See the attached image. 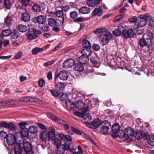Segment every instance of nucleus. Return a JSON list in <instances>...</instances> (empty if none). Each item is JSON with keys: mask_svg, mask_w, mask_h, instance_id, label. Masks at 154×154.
I'll use <instances>...</instances> for the list:
<instances>
[{"mask_svg": "<svg viewBox=\"0 0 154 154\" xmlns=\"http://www.w3.org/2000/svg\"><path fill=\"white\" fill-rule=\"evenodd\" d=\"M143 137V139L147 140L148 144H154V136L151 137L147 133Z\"/></svg>", "mask_w": 154, "mask_h": 154, "instance_id": "obj_17", "label": "nucleus"}, {"mask_svg": "<svg viewBox=\"0 0 154 154\" xmlns=\"http://www.w3.org/2000/svg\"><path fill=\"white\" fill-rule=\"evenodd\" d=\"M55 131L53 127H50L48 131H44L42 132L40 136L41 140L45 141H46L47 140L49 141L52 140L53 139V137L54 136Z\"/></svg>", "mask_w": 154, "mask_h": 154, "instance_id": "obj_1", "label": "nucleus"}, {"mask_svg": "<svg viewBox=\"0 0 154 154\" xmlns=\"http://www.w3.org/2000/svg\"><path fill=\"white\" fill-rule=\"evenodd\" d=\"M45 82L43 79H40L39 82V85L41 87H42L45 85Z\"/></svg>", "mask_w": 154, "mask_h": 154, "instance_id": "obj_64", "label": "nucleus"}, {"mask_svg": "<svg viewBox=\"0 0 154 154\" xmlns=\"http://www.w3.org/2000/svg\"><path fill=\"white\" fill-rule=\"evenodd\" d=\"M11 17L8 15L4 19V23L6 26H9L11 25Z\"/></svg>", "mask_w": 154, "mask_h": 154, "instance_id": "obj_29", "label": "nucleus"}, {"mask_svg": "<svg viewBox=\"0 0 154 154\" xmlns=\"http://www.w3.org/2000/svg\"><path fill=\"white\" fill-rule=\"evenodd\" d=\"M58 137L61 139L65 141H71L72 140V138L69 135H66L63 133L58 134Z\"/></svg>", "mask_w": 154, "mask_h": 154, "instance_id": "obj_16", "label": "nucleus"}, {"mask_svg": "<svg viewBox=\"0 0 154 154\" xmlns=\"http://www.w3.org/2000/svg\"><path fill=\"white\" fill-rule=\"evenodd\" d=\"M18 29L20 32H26L28 29L26 26L20 24L18 25Z\"/></svg>", "mask_w": 154, "mask_h": 154, "instance_id": "obj_33", "label": "nucleus"}, {"mask_svg": "<svg viewBox=\"0 0 154 154\" xmlns=\"http://www.w3.org/2000/svg\"><path fill=\"white\" fill-rule=\"evenodd\" d=\"M38 127L34 125L31 126L28 128L29 132L32 134H35L38 132Z\"/></svg>", "mask_w": 154, "mask_h": 154, "instance_id": "obj_28", "label": "nucleus"}, {"mask_svg": "<svg viewBox=\"0 0 154 154\" xmlns=\"http://www.w3.org/2000/svg\"><path fill=\"white\" fill-rule=\"evenodd\" d=\"M49 91L53 96L57 97L59 96V93L55 89H49Z\"/></svg>", "mask_w": 154, "mask_h": 154, "instance_id": "obj_45", "label": "nucleus"}, {"mask_svg": "<svg viewBox=\"0 0 154 154\" xmlns=\"http://www.w3.org/2000/svg\"><path fill=\"white\" fill-rule=\"evenodd\" d=\"M82 118H83L85 121V123L87 124L90 122L91 120V115L87 113V114H84L82 116Z\"/></svg>", "mask_w": 154, "mask_h": 154, "instance_id": "obj_23", "label": "nucleus"}, {"mask_svg": "<svg viewBox=\"0 0 154 154\" xmlns=\"http://www.w3.org/2000/svg\"><path fill=\"white\" fill-rule=\"evenodd\" d=\"M78 14L77 12L76 11H72L70 13V17L72 19H75L78 16Z\"/></svg>", "mask_w": 154, "mask_h": 154, "instance_id": "obj_55", "label": "nucleus"}, {"mask_svg": "<svg viewBox=\"0 0 154 154\" xmlns=\"http://www.w3.org/2000/svg\"><path fill=\"white\" fill-rule=\"evenodd\" d=\"M75 60L72 58L67 59L65 60L63 63L64 68L68 69L71 67L75 64Z\"/></svg>", "mask_w": 154, "mask_h": 154, "instance_id": "obj_10", "label": "nucleus"}, {"mask_svg": "<svg viewBox=\"0 0 154 154\" xmlns=\"http://www.w3.org/2000/svg\"><path fill=\"white\" fill-rule=\"evenodd\" d=\"M78 152H74L73 153V154H83V150L81 147L79 146H78Z\"/></svg>", "mask_w": 154, "mask_h": 154, "instance_id": "obj_58", "label": "nucleus"}, {"mask_svg": "<svg viewBox=\"0 0 154 154\" xmlns=\"http://www.w3.org/2000/svg\"><path fill=\"white\" fill-rule=\"evenodd\" d=\"M91 128H93L96 129V119H94L92 124L90 125Z\"/></svg>", "mask_w": 154, "mask_h": 154, "instance_id": "obj_63", "label": "nucleus"}, {"mask_svg": "<svg viewBox=\"0 0 154 154\" xmlns=\"http://www.w3.org/2000/svg\"><path fill=\"white\" fill-rule=\"evenodd\" d=\"M51 14L53 15H55L57 17L60 18L61 19V20H59L60 21V23L62 24L64 22V18L63 17V11L57 10L55 12H51Z\"/></svg>", "mask_w": 154, "mask_h": 154, "instance_id": "obj_13", "label": "nucleus"}, {"mask_svg": "<svg viewBox=\"0 0 154 154\" xmlns=\"http://www.w3.org/2000/svg\"><path fill=\"white\" fill-rule=\"evenodd\" d=\"M107 122L106 121L102 122L100 119L97 118V128L100 127V132L103 134H106L109 133V128L107 124H106Z\"/></svg>", "mask_w": 154, "mask_h": 154, "instance_id": "obj_5", "label": "nucleus"}, {"mask_svg": "<svg viewBox=\"0 0 154 154\" xmlns=\"http://www.w3.org/2000/svg\"><path fill=\"white\" fill-rule=\"evenodd\" d=\"M23 149L27 152H30L32 149V145H23Z\"/></svg>", "mask_w": 154, "mask_h": 154, "instance_id": "obj_42", "label": "nucleus"}, {"mask_svg": "<svg viewBox=\"0 0 154 154\" xmlns=\"http://www.w3.org/2000/svg\"><path fill=\"white\" fill-rule=\"evenodd\" d=\"M136 28L133 29H129L123 32L122 35L125 38H128L129 37H132L135 35L134 31H135Z\"/></svg>", "mask_w": 154, "mask_h": 154, "instance_id": "obj_11", "label": "nucleus"}, {"mask_svg": "<svg viewBox=\"0 0 154 154\" xmlns=\"http://www.w3.org/2000/svg\"><path fill=\"white\" fill-rule=\"evenodd\" d=\"M32 21L35 23H38L40 24L44 23L46 21V17L44 15H39L32 19Z\"/></svg>", "mask_w": 154, "mask_h": 154, "instance_id": "obj_9", "label": "nucleus"}, {"mask_svg": "<svg viewBox=\"0 0 154 154\" xmlns=\"http://www.w3.org/2000/svg\"><path fill=\"white\" fill-rule=\"evenodd\" d=\"M28 26L29 27V31H33L35 33H36L38 35L41 34V32L40 30H35L33 29V28L34 27L33 25H30L29 26Z\"/></svg>", "mask_w": 154, "mask_h": 154, "instance_id": "obj_39", "label": "nucleus"}, {"mask_svg": "<svg viewBox=\"0 0 154 154\" xmlns=\"http://www.w3.org/2000/svg\"><path fill=\"white\" fill-rule=\"evenodd\" d=\"M87 5L90 7H94L96 5V1L95 0H87Z\"/></svg>", "mask_w": 154, "mask_h": 154, "instance_id": "obj_35", "label": "nucleus"}, {"mask_svg": "<svg viewBox=\"0 0 154 154\" xmlns=\"http://www.w3.org/2000/svg\"><path fill=\"white\" fill-rule=\"evenodd\" d=\"M49 25L51 27L55 26L57 25V21L53 18H49L48 20Z\"/></svg>", "mask_w": 154, "mask_h": 154, "instance_id": "obj_32", "label": "nucleus"}, {"mask_svg": "<svg viewBox=\"0 0 154 154\" xmlns=\"http://www.w3.org/2000/svg\"><path fill=\"white\" fill-rule=\"evenodd\" d=\"M43 50L42 48H39V47H36L34 48L32 50V53L33 54H37L39 52L43 51Z\"/></svg>", "mask_w": 154, "mask_h": 154, "instance_id": "obj_37", "label": "nucleus"}, {"mask_svg": "<svg viewBox=\"0 0 154 154\" xmlns=\"http://www.w3.org/2000/svg\"><path fill=\"white\" fill-rule=\"evenodd\" d=\"M149 16L150 18L149 20V21L148 25L152 27H154V17H152L149 15Z\"/></svg>", "mask_w": 154, "mask_h": 154, "instance_id": "obj_50", "label": "nucleus"}, {"mask_svg": "<svg viewBox=\"0 0 154 154\" xmlns=\"http://www.w3.org/2000/svg\"><path fill=\"white\" fill-rule=\"evenodd\" d=\"M42 29L45 32H48L50 30L49 26L47 25H43L42 27Z\"/></svg>", "mask_w": 154, "mask_h": 154, "instance_id": "obj_59", "label": "nucleus"}, {"mask_svg": "<svg viewBox=\"0 0 154 154\" xmlns=\"http://www.w3.org/2000/svg\"><path fill=\"white\" fill-rule=\"evenodd\" d=\"M65 104L68 108L70 109L76 108V106H77V103L75 104L73 102L70 101V100L66 101L65 103Z\"/></svg>", "mask_w": 154, "mask_h": 154, "instance_id": "obj_26", "label": "nucleus"}, {"mask_svg": "<svg viewBox=\"0 0 154 154\" xmlns=\"http://www.w3.org/2000/svg\"><path fill=\"white\" fill-rule=\"evenodd\" d=\"M54 117L55 118L54 119V121L55 122L62 124H63L64 123L65 121L62 120V119L59 118L56 116V117Z\"/></svg>", "mask_w": 154, "mask_h": 154, "instance_id": "obj_53", "label": "nucleus"}, {"mask_svg": "<svg viewBox=\"0 0 154 154\" xmlns=\"http://www.w3.org/2000/svg\"><path fill=\"white\" fill-rule=\"evenodd\" d=\"M28 97H24L20 98L19 100L20 102H27L28 101Z\"/></svg>", "mask_w": 154, "mask_h": 154, "instance_id": "obj_61", "label": "nucleus"}, {"mask_svg": "<svg viewBox=\"0 0 154 154\" xmlns=\"http://www.w3.org/2000/svg\"><path fill=\"white\" fill-rule=\"evenodd\" d=\"M122 32L118 28V29H116L115 30L112 31V33L116 37L122 34Z\"/></svg>", "mask_w": 154, "mask_h": 154, "instance_id": "obj_47", "label": "nucleus"}, {"mask_svg": "<svg viewBox=\"0 0 154 154\" xmlns=\"http://www.w3.org/2000/svg\"><path fill=\"white\" fill-rule=\"evenodd\" d=\"M66 150L69 151L70 152H73L75 151L77 147L75 145H65Z\"/></svg>", "mask_w": 154, "mask_h": 154, "instance_id": "obj_30", "label": "nucleus"}, {"mask_svg": "<svg viewBox=\"0 0 154 154\" xmlns=\"http://www.w3.org/2000/svg\"><path fill=\"white\" fill-rule=\"evenodd\" d=\"M4 125L5 128H8L11 131H15L17 129L16 126L13 123H7L4 121Z\"/></svg>", "mask_w": 154, "mask_h": 154, "instance_id": "obj_15", "label": "nucleus"}, {"mask_svg": "<svg viewBox=\"0 0 154 154\" xmlns=\"http://www.w3.org/2000/svg\"><path fill=\"white\" fill-rule=\"evenodd\" d=\"M153 38V34L149 33L146 38H141L139 40V44L141 47H146L148 48H150L152 46L151 39Z\"/></svg>", "mask_w": 154, "mask_h": 154, "instance_id": "obj_3", "label": "nucleus"}, {"mask_svg": "<svg viewBox=\"0 0 154 154\" xmlns=\"http://www.w3.org/2000/svg\"><path fill=\"white\" fill-rule=\"evenodd\" d=\"M80 13L82 14H88L90 12V9L89 8L83 6L81 7L79 9Z\"/></svg>", "mask_w": 154, "mask_h": 154, "instance_id": "obj_24", "label": "nucleus"}, {"mask_svg": "<svg viewBox=\"0 0 154 154\" xmlns=\"http://www.w3.org/2000/svg\"><path fill=\"white\" fill-rule=\"evenodd\" d=\"M68 72L65 70H62L59 72L58 73H56L55 75V82L56 83L57 79L59 77L60 79L63 80H66L68 78Z\"/></svg>", "mask_w": 154, "mask_h": 154, "instance_id": "obj_8", "label": "nucleus"}, {"mask_svg": "<svg viewBox=\"0 0 154 154\" xmlns=\"http://www.w3.org/2000/svg\"><path fill=\"white\" fill-rule=\"evenodd\" d=\"M11 36L13 39H16L19 37V34L17 32H15L12 34Z\"/></svg>", "mask_w": 154, "mask_h": 154, "instance_id": "obj_62", "label": "nucleus"}, {"mask_svg": "<svg viewBox=\"0 0 154 154\" xmlns=\"http://www.w3.org/2000/svg\"><path fill=\"white\" fill-rule=\"evenodd\" d=\"M124 134L122 136V138L123 137L133 136L134 134V130L131 128H126L125 131H123Z\"/></svg>", "mask_w": 154, "mask_h": 154, "instance_id": "obj_12", "label": "nucleus"}, {"mask_svg": "<svg viewBox=\"0 0 154 154\" xmlns=\"http://www.w3.org/2000/svg\"><path fill=\"white\" fill-rule=\"evenodd\" d=\"M106 32H109V31L107 29L104 28H99L97 29V33H103Z\"/></svg>", "mask_w": 154, "mask_h": 154, "instance_id": "obj_49", "label": "nucleus"}, {"mask_svg": "<svg viewBox=\"0 0 154 154\" xmlns=\"http://www.w3.org/2000/svg\"><path fill=\"white\" fill-rule=\"evenodd\" d=\"M68 97L67 94L63 93L60 97V99L62 101H65L68 99Z\"/></svg>", "mask_w": 154, "mask_h": 154, "instance_id": "obj_54", "label": "nucleus"}, {"mask_svg": "<svg viewBox=\"0 0 154 154\" xmlns=\"http://www.w3.org/2000/svg\"><path fill=\"white\" fill-rule=\"evenodd\" d=\"M91 48H84L81 51L82 55L88 58V57L91 55L92 53Z\"/></svg>", "mask_w": 154, "mask_h": 154, "instance_id": "obj_18", "label": "nucleus"}, {"mask_svg": "<svg viewBox=\"0 0 154 154\" xmlns=\"http://www.w3.org/2000/svg\"><path fill=\"white\" fill-rule=\"evenodd\" d=\"M57 146V154H63L65 151V145H56Z\"/></svg>", "mask_w": 154, "mask_h": 154, "instance_id": "obj_19", "label": "nucleus"}, {"mask_svg": "<svg viewBox=\"0 0 154 154\" xmlns=\"http://www.w3.org/2000/svg\"><path fill=\"white\" fill-rule=\"evenodd\" d=\"M32 9L36 12H39L41 11V7L38 4H35L32 6Z\"/></svg>", "mask_w": 154, "mask_h": 154, "instance_id": "obj_38", "label": "nucleus"}, {"mask_svg": "<svg viewBox=\"0 0 154 154\" xmlns=\"http://www.w3.org/2000/svg\"><path fill=\"white\" fill-rule=\"evenodd\" d=\"M53 139L50 140V141L54 142V144H61V140L60 139L58 138L55 137V133H54V135L53 137Z\"/></svg>", "mask_w": 154, "mask_h": 154, "instance_id": "obj_34", "label": "nucleus"}, {"mask_svg": "<svg viewBox=\"0 0 154 154\" xmlns=\"http://www.w3.org/2000/svg\"><path fill=\"white\" fill-rule=\"evenodd\" d=\"M102 8V7L100 6L98 8H97V14L98 16H100L102 15L103 13Z\"/></svg>", "mask_w": 154, "mask_h": 154, "instance_id": "obj_52", "label": "nucleus"}, {"mask_svg": "<svg viewBox=\"0 0 154 154\" xmlns=\"http://www.w3.org/2000/svg\"><path fill=\"white\" fill-rule=\"evenodd\" d=\"M38 36V35L36 33H30L27 36V38L29 40L34 39Z\"/></svg>", "mask_w": 154, "mask_h": 154, "instance_id": "obj_43", "label": "nucleus"}, {"mask_svg": "<svg viewBox=\"0 0 154 154\" xmlns=\"http://www.w3.org/2000/svg\"><path fill=\"white\" fill-rule=\"evenodd\" d=\"M77 104V106H76V108L81 109L84 108L85 106V103L82 101H79Z\"/></svg>", "mask_w": 154, "mask_h": 154, "instance_id": "obj_46", "label": "nucleus"}, {"mask_svg": "<svg viewBox=\"0 0 154 154\" xmlns=\"http://www.w3.org/2000/svg\"><path fill=\"white\" fill-rule=\"evenodd\" d=\"M4 6L5 7L9 9L11 7V3L10 0H4Z\"/></svg>", "mask_w": 154, "mask_h": 154, "instance_id": "obj_41", "label": "nucleus"}, {"mask_svg": "<svg viewBox=\"0 0 154 154\" xmlns=\"http://www.w3.org/2000/svg\"><path fill=\"white\" fill-rule=\"evenodd\" d=\"M71 129L73 132L77 134L81 135L82 134V133L79 130L74 127H71Z\"/></svg>", "mask_w": 154, "mask_h": 154, "instance_id": "obj_51", "label": "nucleus"}, {"mask_svg": "<svg viewBox=\"0 0 154 154\" xmlns=\"http://www.w3.org/2000/svg\"><path fill=\"white\" fill-rule=\"evenodd\" d=\"M82 44L84 48H91L90 42L87 40L84 39L82 41Z\"/></svg>", "mask_w": 154, "mask_h": 154, "instance_id": "obj_36", "label": "nucleus"}, {"mask_svg": "<svg viewBox=\"0 0 154 154\" xmlns=\"http://www.w3.org/2000/svg\"><path fill=\"white\" fill-rule=\"evenodd\" d=\"M120 126L118 123L113 124L112 127V136L113 137H119L122 138V136L124 134L123 131L120 130Z\"/></svg>", "mask_w": 154, "mask_h": 154, "instance_id": "obj_6", "label": "nucleus"}, {"mask_svg": "<svg viewBox=\"0 0 154 154\" xmlns=\"http://www.w3.org/2000/svg\"><path fill=\"white\" fill-rule=\"evenodd\" d=\"M14 150L16 154H27V152L23 149V147L21 145H16Z\"/></svg>", "mask_w": 154, "mask_h": 154, "instance_id": "obj_14", "label": "nucleus"}, {"mask_svg": "<svg viewBox=\"0 0 154 154\" xmlns=\"http://www.w3.org/2000/svg\"><path fill=\"white\" fill-rule=\"evenodd\" d=\"M4 121H2L0 122V133L3 132V128L4 127Z\"/></svg>", "mask_w": 154, "mask_h": 154, "instance_id": "obj_60", "label": "nucleus"}, {"mask_svg": "<svg viewBox=\"0 0 154 154\" xmlns=\"http://www.w3.org/2000/svg\"><path fill=\"white\" fill-rule=\"evenodd\" d=\"M31 0H21V4L25 7H27L30 5Z\"/></svg>", "mask_w": 154, "mask_h": 154, "instance_id": "obj_48", "label": "nucleus"}, {"mask_svg": "<svg viewBox=\"0 0 154 154\" xmlns=\"http://www.w3.org/2000/svg\"><path fill=\"white\" fill-rule=\"evenodd\" d=\"M112 35L109 32L100 34L99 36V41L103 45H106L112 39Z\"/></svg>", "mask_w": 154, "mask_h": 154, "instance_id": "obj_2", "label": "nucleus"}, {"mask_svg": "<svg viewBox=\"0 0 154 154\" xmlns=\"http://www.w3.org/2000/svg\"><path fill=\"white\" fill-rule=\"evenodd\" d=\"M78 61L82 64H85L88 61V58L82 55L79 57L78 59Z\"/></svg>", "mask_w": 154, "mask_h": 154, "instance_id": "obj_22", "label": "nucleus"}, {"mask_svg": "<svg viewBox=\"0 0 154 154\" xmlns=\"http://www.w3.org/2000/svg\"><path fill=\"white\" fill-rule=\"evenodd\" d=\"M74 64L73 67L75 70L81 72L84 70V66L80 63H75Z\"/></svg>", "mask_w": 154, "mask_h": 154, "instance_id": "obj_21", "label": "nucleus"}, {"mask_svg": "<svg viewBox=\"0 0 154 154\" xmlns=\"http://www.w3.org/2000/svg\"><path fill=\"white\" fill-rule=\"evenodd\" d=\"M21 133L22 135L24 137H27L29 136V132L27 128H22L21 129Z\"/></svg>", "mask_w": 154, "mask_h": 154, "instance_id": "obj_31", "label": "nucleus"}, {"mask_svg": "<svg viewBox=\"0 0 154 154\" xmlns=\"http://www.w3.org/2000/svg\"><path fill=\"white\" fill-rule=\"evenodd\" d=\"M30 20V16L29 13L27 12H25L22 13L21 16V20L26 22Z\"/></svg>", "mask_w": 154, "mask_h": 154, "instance_id": "obj_20", "label": "nucleus"}, {"mask_svg": "<svg viewBox=\"0 0 154 154\" xmlns=\"http://www.w3.org/2000/svg\"><path fill=\"white\" fill-rule=\"evenodd\" d=\"M17 136L12 134H9L7 135L6 141L8 144H18L17 142ZM19 144H25V143H22Z\"/></svg>", "mask_w": 154, "mask_h": 154, "instance_id": "obj_7", "label": "nucleus"}, {"mask_svg": "<svg viewBox=\"0 0 154 154\" xmlns=\"http://www.w3.org/2000/svg\"><path fill=\"white\" fill-rule=\"evenodd\" d=\"M118 28L122 32V34L123 32L126 30V26L124 23H120L119 25Z\"/></svg>", "mask_w": 154, "mask_h": 154, "instance_id": "obj_40", "label": "nucleus"}, {"mask_svg": "<svg viewBox=\"0 0 154 154\" xmlns=\"http://www.w3.org/2000/svg\"><path fill=\"white\" fill-rule=\"evenodd\" d=\"M139 19L137 20L135 23L136 27V29L139 27H142L145 26L147 23V22L149 20L150 17L148 14H144L140 15L138 17Z\"/></svg>", "mask_w": 154, "mask_h": 154, "instance_id": "obj_4", "label": "nucleus"}, {"mask_svg": "<svg viewBox=\"0 0 154 154\" xmlns=\"http://www.w3.org/2000/svg\"><path fill=\"white\" fill-rule=\"evenodd\" d=\"M147 132L144 133L143 134L142 132L140 131H138L136 132L134 134V137L135 139L139 140L142 138H143V137L145 136V135L147 134Z\"/></svg>", "mask_w": 154, "mask_h": 154, "instance_id": "obj_27", "label": "nucleus"}, {"mask_svg": "<svg viewBox=\"0 0 154 154\" xmlns=\"http://www.w3.org/2000/svg\"><path fill=\"white\" fill-rule=\"evenodd\" d=\"M137 18L136 16H133L129 18L128 20V21L132 23H135L137 21Z\"/></svg>", "mask_w": 154, "mask_h": 154, "instance_id": "obj_56", "label": "nucleus"}, {"mask_svg": "<svg viewBox=\"0 0 154 154\" xmlns=\"http://www.w3.org/2000/svg\"><path fill=\"white\" fill-rule=\"evenodd\" d=\"M55 87L58 90L62 92L63 91L65 88V85L64 83L61 82H59L57 83H55Z\"/></svg>", "mask_w": 154, "mask_h": 154, "instance_id": "obj_25", "label": "nucleus"}, {"mask_svg": "<svg viewBox=\"0 0 154 154\" xmlns=\"http://www.w3.org/2000/svg\"><path fill=\"white\" fill-rule=\"evenodd\" d=\"M11 34V31L9 29H6L2 31V34L3 36H7Z\"/></svg>", "mask_w": 154, "mask_h": 154, "instance_id": "obj_44", "label": "nucleus"}, {"mask_svg": "<svg viewBox=\"0 0 154 154\" xmlns=\"http://www.w3.org/2000/svg\"><path fill=\"white\" fill-rule=\"evenodd\" d=\"M2 106H5L10 105V102L8 100H3L1 101Z\"/></svg>", "mask_w": 154, "mask_h": 154, "instance_id": "obj_57", "label": "nucleus"}]
</instances>
